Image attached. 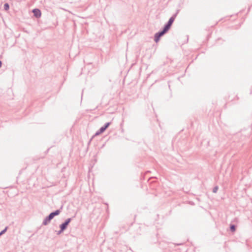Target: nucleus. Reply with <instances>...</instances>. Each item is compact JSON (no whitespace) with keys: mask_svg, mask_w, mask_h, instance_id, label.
Returning a JSON list of instances; mask_svg holds the SVG:
<instances>
[{"mask_svg":"<svg viewBox=\"0 0 252 252\" xmlns=\"http://www.w3.org/2000/svg\"><path fill=\"white\" fill-rule=\"evenodd\" d=\"M174 20V18L173 17H171L169 19L168 24L164 27V30L162 32H161L159 33H157L155 34V40L156 42H158L159 40L160 37L162 36L170 29V26L172 24Z\"/></svg>","mask_w":252,"mask_h":252,"instance_id":"f257e3e1","label":"nucleus"},{"mask_svg":"<svg viewBox=\"0 0 252 252\" xmlns=\"http://www.w3.org/2000/svg\"><path fill=\"white\" fill-rule=\"evenodd\" d=\"M60 213L61 210L60 209L57 210L51 213L47 217L44 219L42 222V224L44 225H47L55 216L59 215Z\"/></svg>","mask_w":252,"mask_h":252,"instance_id":"f03ea898","label":"nucleus"},{"mask_svg":"<svg viewBox=\"0 0 252 252\" xmlns=\"http://www.w3.org/2000/svg\"><path fill=\"white\" fill-rule=\"evenodd\" d=\"M111 123L108 122L104 124V125L101 127L98 131H97L95 134V135H98L100 133H103L106 129L107 128V127L110 125Z\"/></svg>","mask_w":252,"mask_h":252,"instance_id":"7ed1b4c3","label":"nucleus"},{"mask_svg":"<svg viewBox=\"0 0 252 252\" xmlns=\"http://www.w3.org/2000/svg\"><path fill=\"white\" fill-rule=\"evenodd\" d=\"M32 12L33 13L34 16L36 18H39L41 16V13L40 10L39 9L35 8L32 10Z\"/></svg>","mask_w":252,"mask_h":252,"instance_id":"20e7f679","label":"nucleus"},{"mask_svg":"<svg viewBox=\"0 0 252 252\" xmlns=\"http://www.w3.org/2000/svg\"><path fill=\"white\" fill-rule=\"evenodd\" d=\"M67 226L68 225L66 223V222H64L60 225V228H62V231H64L66 229Z\"/></svg>","mask_w":252,"mask_h":252,"instance_id":"39448f33","label":"nucleus"},{"mask_svg":"<svg viewBox=\"0 0 252 252\" xmlns=\"http://www.w3.org/2000/svg\"><path fill=\"white\" fill-rule=\"evenodd\" d=\"M9 8V5L7 3H5L4 4V9L5 10H7Z\"/></svg>","mask_w":252,"mask_h":252,"instance_id":"423d86ee","label":"nucleus"},{"mask_svg":"<svg viewBox=\"0 0 252 252\" xmlns=\"http://www.w3.org/2000/svg\"><path fill=\"white\" fill-rule=\"evenodd\" d=\"M7 227H6L3 230H2L0 232V236L2 235V234H3L7 230Z\"/></svg>","mask_w":252,"mask_h":252,"instance_id":"0eeeda50","label":"nucleus"},{"mask_svg":"<svg viewBox=\"0 0 252 252\" xmlns=\"http://www.w3.org/2000/svg\"><path fill=\"white\" fill-rule=\"evenodd\" d=\"M71 218H68V219H67L65 220V222H66V223L68 225L69 223H70V222L71 221Z\"/></svg>","mask_w":252,"mask_h":252,"instance_id":"6e6552de","label":"nucleus"},{"mask_svg":"<svg viewBox=\"0 0 252 252\" xmlns=\"http://www.w3.org/2000/svg\"><path fill=\"white\" fill-rule=\"evenodd\" d=\"M230 229L232 231L234 232L235 231V227L234 225H232L230 226Z\"/></svg>","mask_w":252,"mask_h":252,"instance_id":"1a4fd4ad","label":"nucleus"},{"mask_svg":"<svg viewBox=\"0 0 252 252\" xmlns=\"http://www.w3.org/2000/svg\"><path fill=\"white\" fill-rule=\"evenodd\" d=\"M62 228H60V230L57 232V234L59 235L61 233H62L63 231H62Z\"/></svg>","mask_w":252,"mask_h":252,"instance_id":"9d476101","label":"nucleus"},{"mask_svg":"<svg viewBox=\"0 0 252 252\" xmlns=\"http://www.w3.org/2000/svg\"><path fill=\"white\" fill-rule=\"evenodd\" d=\"M217 189H218V188H217V187L215 188L214 189V192H216L217 191Z\"/></svg>","mask_w":252,"mask_h":252,"instance_id":"9b49d317","label":"nucleus"},{"mask_svg":"<svg viewBox=\"0 0 252 252\" xmlns=\"http://www.w3.org/2000/svg\"><path fill=\"white\" fill-rule=\"evenodd\" d=\"M2 65V62L0 61V67Z\"/></svg>","mask_w":252,"mask_h":252,"instance_id":"f8f14e48","label":"nucleus"}]
</instances>
